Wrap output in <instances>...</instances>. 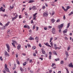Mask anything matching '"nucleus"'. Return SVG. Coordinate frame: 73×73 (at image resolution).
Wrapping results in <instances>:
<instances>
[{
	"label": "nucleus",
	"mask_w": 73,
	"mask_h": 73,
	"mask_svg": "<svg viewBox=\"0 0 73 73\" xmlns=\"http://www.w3.org/2000/svg\"><path fill=\"white\" fill-rule=\"evenodd\" d=\"M63 27H64V23H62V24H61L60 25H59L58 26V29H62V28Z\"/></svg>",
	"instance_id": "f257e3e1"
},
{
	"label": "nucleus",
	"mask_w": 73,
	"mask_h": 73,
	"mask_svg": "<svg viewBox=\"0 0 73 73\" xmlns=\"http://www.w3.org/2000/svg\"><path fill=\"white\" fill-rule=\"evenodd\" d=\"M9 23H10L9 22L5 24V26H3V28H2V29H5V27H6V26H8V25H9Z\"/></svg>",
	"instance_id": "f03ea898"
},
{
	"label": "nucleus",
	"mask_w": 73,
	"mask_h": 73,
	"mask_svg": "<svg viewBox=\"0 0 73 73\" xmlns=\"http://www.w3.org/2000/svg\"><path fill=\"white\" fill-rule=\"evenodd\" d=\"M48 16V14L44 12L43 14V17H47Z\"/></svg>",
	"instance_id": "7ed1b4c3"
},
{
	"label": "nucleus",
	"mask_w": 73,
	"mask_h": 73,
	"mask_svg": "<svg viewBox=\"0 0 73 73\" xmlns=\"http://www.w3.org/2000/svg\"><path fill=\"white\" fill-rule=\"evenodd\" d=\"M52 33L54 35L56 34V31H55V28H52Z\"/></svg>",
	"instance_id": "20e7f679"
},
{
	"label": "nucleus",
	"mask_w": 73,
	"mask_h": 73,
	"mask_svg": "<svg viewBox=\"0 0 73 73\" xmlns=\"http://www.w3.org/2000/svg\"><path fill=\"white\" fill-rule=\"evenodd\" d=\"M57 46V45L56 44H54V47H52V48L53 49H57V47H56Z\"/></svg>",
	"instance_id": "39448f33"
},
{
	"label": "nucleus",
	"mask_w": 73,
	"mask_h": 73,
	"mask_svg": "<svg viewBox=\"0 0 73 73\" xmlns=\"http://www.w3.org/2000/svg\"><path fill=\"white\" fill-rule=\"evenodd\" d=\"M6 46L9 50H10V47H9V44H6Z\"/></svg>",
	"instance_id": "423d86ee"
},
{
	"label": "nucleus",
	"mask_w": 73,
	"mask_h": 73,
	"mask_svg": "<svg viewBox=\"0 0 73 73\" xmlns=\"http://www.w3.org/2000/svg\"><path fill=\"white\" fill-rule=\"evenodd\" d=\"M5 56H7L8 57L9 56V54L7 52V51H5Z\"/></svg>",
	"instance_id": "0eeeda50"
},
{
	"label": "nucleus",
	"mask_w": 73,
	"mask_h": 73,
	"mask_svg": "<svg viewBox=\"0 0 73 73\" xmlns=\"http://www.w3.org/2000/svg\"><path fill=\"white\" fill-rule=\"evenodd\" d=\"M68 66L70 68H73V65L72 64V62H71L70 64L68 65Z\"/></svg>",
	"instance_id": "6e6552de"
},
{
	"label": "nucleus",
	"mask_w": 73,
	"mask_h": 73,
	"mask_svg": "<svg viewBox=\"0 0 73 73\" xmlns=\"http://www.w3.org/2000/svg\"><path fill=\"white\" fill-rule=\"evenodd\" d=\"M21 48V45L20 44H19L18 46H17V48L18 50H19Z\"/></svg>",
	"instance_id": "1a4fd4ad"
},
{
	"label": "nucleus",
	"mask_w": 73,
	"mask_h": 73,
	"mask_svg": "<svg viewBox=\"0 0 73 73\" xmlns=\"http://www.w3.org/2000/svg\"><path fill=\"white\" fill-rule=\"evenodd\" d=\"M3 7H1V8H0V9H1V11H3V12H4L5 11L4 10H5V9H4V10H3Z\"/></svg>",
	"instance_id": "9d476101"
},
{
	"label": "nucleus",
	"mask_w": 73,
	"mask_h": 73,
	"mask_svg": "<svg viewBox=\"0 0 73 73\" xmlns=\"http://www.w3.org/2000/svg\"><path fill=\"white\" fill-rule=\"evenodd\" d=\"M42 52L43 54H45L46 53L45 51L44 50L43 48H42Z\"/></svg>",
	"instance_id": "9b49d317"
},
{
	"label": "nucleus",
	"mask_w": 73,
	"mask_h": 73,
	"mask_svg": "<svg viewBox=\"0 0 73 73\" xmlns=\"http://www.w3.org/2000/svg\"><path fill=\"white\" fill-rule=\"evenodd\" d=\"M5 70H6V72H10L9 71V68H5Z\"/></svg>",
	"instance_id": "f8f14e48"
},
{
	"label": "nucleus",
	"mask_w": 73,
	"mask_h": 73,
	"mask_svg": "<svg viewBox=\"0 0 73 73\" xmlns=\"http://www.w3.org/2000/svg\"><path fill=\"white\" fill-rule=\"evenodd\" d=\"M68 31V29H66L64 30L63 31V33H66Z\"/></svg>",
	"instance_id": "ddd939ff"
},
{
	"label": "nucleus",
	"mask_w": 73,
	"mask_h": 73,
	"mask_svg": "<svg viewBox=\"0 0 73 73\" xmlns=\"http://www.w3.org/2000/svg\"><path fill=\"white\" fill-rule=\"evenodd\" d=\"M28 39L29 40H34V38L31 36Z\"/></svg>",
	"instance_id": "4468645a"
},
{
	"label": "nucleus",
	"mask_w": 73,
	"mask_h": 73,
	"mask_svg": "<svg viewBox=\"0 0 73 73\" xmlns=\"http://www.w3.org/2000/svg\"><path fill=\"white\" fill-rule=\"evenodd\" d=\"M34 1H35L33 0H29L28 3H33Z\"/></svg>",
	"instance_id": "2eb2a0df"
},
{
	"label": "nucleus",
	"mask_w": 73,
	"mask_h": 73,
	"mask_svg": "<svg viewBox=\"0 0 73 73\" xmlns=\"http://www.w3.org/2000/svg\"><path fill=\"white\" fill-rule=\"evenodd\" d=\"M12 42H15V44L16 45H17V41L15 40H12Z\"/></svg>",
	"instance_id": "dca6fc26"
},
{
	"label": "nucleus",
	"mask_w": 73,
	"mask_h": 73,
	"mask_svg": "<svg viewBox=\"0 0 73 73\" xmlns=\"http://www.w3.org/2000/svg\"><path fill=\"white\" fill-rule=\"evenodd\" d=\"M36 7L35 6H33V7L32 8V9H33V10H35L36 9Z\"/></svg>",
	"instance_id": "f3484780"
},
{
	"label": "nucleus",
	"mask_w": 73,
	"mask_h": 73,
	"mask_svg": "<svg viewBox=\"0 0 73 73\" xmlns=\"http://www.w3.org/2000/svg\"><path fill=\"white\" fill-rule=\"evenodd\" d=\"M10 32H11V30L9 29L7 31V33L8 34H9Z\"/></svg>",
	"instance_id": "a211bd4d"
},
{
	"label": "nucleus",
	"mask_w": 73,
	"mask_h": 73,
	"mask_svg": "<svg viewBox=\"0 0 73 73\" xmlns=\"http://www.w3.org/2000/svg\"><path fill=\"white\" fill-rule=\"evenodd\" d=\"M51 21H52V23H53L55 21V20L54 19H52L51 20Z\"/></svg>",
	"instance_id": "6ab92c4d"
},
{
	"label": "nucleus",
	"mask_w": 73,
	"mask_h": 73,
	"mask_svg": "<svg viewBox=\"0 0 73 73\" xmlns=\"http://www.w3.org/2000/svg\"><path fill=\"white\" fill-rule=\"evenodd\" d=\"M65 69H66V70L67 73H69V72L68 70V69L66 68H65Z\"/></svg>",
	"instance_id": "aec40b11"
},
{
	"label": "nucleus",
	"mask_w": 73,
	"mask_h": 73,
	"mask_svg": "<svg viewBox=\"0 0 73 73\" xmlns=\"http://www.w3.org/2000/svg\"><path fill=\"white\" fill-rule=\"evenodd\" d=\"M53 54H54L55 55H57V53H56V51H54L53 52Z\"/></svg>",
	"instance_id": "412c9836"
},
{
	"label": "nucleus",
	"mask_w": 73,
	"mask_h": 73,
	"mask_svg": "<svg viewBox=\"0 0 73 73\" xmlns=\"http://www.w3.org/2000/svg\"><path fill=\"white\" fill-rule=\"evenodd\" d=\"M55 61H59L60 60V58H57V59H55Z\"/></svg>",
	"instance_id": "4be33fe9"
},
{
	"label": "nucleus",
	"mask_w": 73,
	"mask_h": 73,
	"mask_svg": "<svg viewBox=\"0 0 73 73\" xmlns=\"http://www.w3.org/2000/svg\"><path fill=\"white\" fill-rule=\"evenodd\" d=\"M37 14V13H36L35 14H33V16H35V17H36V15Z\"/></svg>",
	"instance_id": "5701e85b"
},
{
	"label": "nucleus",
	"mask_w": 73,
	"mask_h": 73,
	"mask_svg": "<svg viewBox=\"0 0 73 73\" xmlns=\"http://www.w3.org/2000/svg\"><path fill=\"white\" fill-rule=\"evenodd\" d=\"M70 23H69L67 25V28H69V26H70Z\"/></svg>",
	"instance_id": "b1692460"
},
{
	"label": "nucleus",
	"mask_w": 73,
	"mask_h": 73,
	"mask_svg": "<svg viewBox=\"0 0 73 73\" xmlns=\"http://www.w3.org/2000/svg\"><path fill=\"white\" fill-rule=\"evenodd\" d=\"M52 57V55H50L49 56V60H51V57Z\"/></svg>",
	"instance_id": "393cba45"
},
{
	"label": "nucleus",
	"mask_w": 73,
	"mask_h": 73,
	"mask_svg": "<svg viewBox=\"0 0 73 73\" xmlns=\"http://www.w3.org/2000/svg\"><path fill=\"white\" fill-rule=\"evenodd\" d=\"M17 64L18 65H20V62H19V61L18 60H17Z\"/></svg>",
	"instance_id": "a878e982"
},
{
	"label": "nucleus",
	"mask_w": 73,
	"mask_h": 73,
	"mask_svg": "<svg viewBox=\"0 0 73 73\" xmlns=\"http://www.w3.org/2000/svg\"><path fill=\"white\" fill-rule=\"evenodd\" d=\"M54 65H56V64H55V63H53L52 64L51 66H52V67H53Z\"/></svg>",
	"instance_id": "bb28decb"
},
{
	"label": "nucleus",
	"mask_w": 73,
	"mask_h": 73,
	"mask_svg": "<svg viewBox=\"0 0 73 73\" xmlns=\"http://www.w3.org/2000/svg\"><path fill=\"white\" fill-rule=\"evenodd\" d=\"M14 67H13V70H15V69L16 68V64H14Z\"/></svg>",
	"instance_id": "cd10ccee"
},
{
	"label": "nucleus",
	"mask_w": 73,
	"mask_h": 73,
	"mask_svg": "<svg viewBox=\"0 0 73 73\" xmlns=\"http://www.w3.org/2000/svg\"><path fill=\"white\" fill-rule=\"evenodd\" d=\"M20 69L21 71L22 72H23V71H24V70H23V68H20Z\"/></svg>",
	"instance_id": "c85d7f7f"
},
{
	"label": "nucleus",
	"mask_w": 73,
	"mask_h": 73,
	"mask_svg": "<svg viewBox=\"0 0 73 73\" xmlns=\"http://www.w3.org/2000/svg\"><path fill=\"white\" fill-rule=\"evenodd\" d=\"M15 19H16L15 18V17L13 18L12 19V21H14V20H15Z\"/></svg>",
	"instance_id": "c756f323"
},
{
	"label": "nucleus",
	"mask_w": 73,
	"mask_h": 73,
	"mask_svg": "<svg viewBox=\"0 0 73 73\" xmlns=\"http://www.w3.org/2000/svg\"><path fill=\"white\" fill-rule=\"evenodd\" d=\"M5 69H6V68H7V64H5Z\"/></svg>",
	"instance_id": "7c9ffc66"
},
{
	"label": "nucleus",
	"mask_w": 73,
	"mask_h": 73,
	"mask_svg": "<svg viewBox=\"0 0 73 73\" xmlns=\"http://www.w3.org/2000/svg\"><path fill=\"white\" fill-rule=\"evenodd\" d=\"M59 32L61 33V29H59Z\"/></svg>",
	"instance_id": "2f4dec72"
},
{
	"label": "nucleus",
	"mask_w": 73,
	"mask_h": 73,
	"mask_svg": "<svg viewBox=\"0 0 73 73\" xmlns=\"http://www.w3.org/2000/svg\"><path fill=\"white\" fill-rule=\"evenodd\" d=\"M65 54L67 56H69V54H68V52H66L65 53Z\"/></svg>",
	"instance_id": "473e14b6"
},
{
	"label": "nucleus",
	"mask_w": 73,
	"mask_h": 73,
	"mask_svg": "<svg viewBox=\"0 0 73 73\" xmlns=\"http://www.w3.org/2000/svg\"><path fill=\"white\" fill-rule=\"evenodd\" d=\"M45 44L46 45V46H49V45L48 44V43H46V44Z\"/></svg>",
	"instance_id": "72a5a7b5"
},
{
	"label": "nucleus",
	"mask_w": 73,
	"mask_h": 73,
	"mask_svg": "<svg viewBox=\"0 0 73 73\" xmlns=\"http://www.w3.org/2000/svg\"><path fill=\"white\" fill-rule=\"evenodd\" d=\"M35 39L36 40H38V38L37 37H36L35 38Z\"/></svg>",
	"instance_id": "f704fd0d"
},
{
	"label": "nucleus",
	"mask_w": 73,
	"mask_h": 73,
	"mask_svg": "<svg viewBox=\"0 0 73 73\" xmlns=\"http://www.w3.org/2000/svg\"><path fill=\"white\" fill-rule=\"evenodd\" d=\"M27 46L29 48H30L31 46L29 44H27Z\"/></svg>",
	"instance_id": "c9c22d12"
},
{
	"label": "nucleus",
	"mask_w": 73,
	"mask_h": 73,
	"mask_svg": "<svg viewBox=\"0 0 73 73\" xmlns=\"http://www.w3.org/2000/svg\"><path fill=\"white\" fill-rule=\"evenodd\" d=\"M61 64H64V61L63 60H62L60 62Z\"/></svg>",
	"instance_id": "e433bc0d"
},
{
	"label": "nucleus",
	"mask_w": 73,
	"mask_h": 73,
	"mask_svg": "<svg viewBox=\"0 0 73 73\" xmlns=\"http://www.w3.org/2000/svg\"><path fill=\"white\" fill-rule=\"evenodd\" d=\"M14 7V6H12H12H10V8H11V9H13V8Z\"/></svg>",
	"instance_id": "4c0bfd02"
},
{
	"label": "nucleus",
	"mask_w": 73,
	"mask_h": 73,
	"mask_svg": "<svg viewBox=\"0 0 73 73\" xmlns=\"http://www.w3.org/2000/svg\"><path fill=\"white\" fill-rule=\"evenodd\" d=\"M32 49L33 50L35 49H36V47H35V46H33Z\"/></svg>",
	"instance_id": "58836bf2"
},
{
	"label": "nucleus",
	"mask_w": 73,
	"mask_h": 73,
	"mask_svg": "<svg viewBox=\"0 0 73 73\" xmlns=\"http://www.w3.org/2000/svg\"><path fill=\"white\" fill-rule=\"evenodd\" d=\"M70 49V47L68 46V49H67L68 51H69V50Z\"/></svg>",
	"instance_id": "ea45409f"
},
{
	"label": "nucleus",
	"mask_w": 73,
	"mask_h": 73,
	"mask_svg": "<svg viewBox=\"0 0 73 73\" xmlns=\"http://www.w3.org/2000/svg\"><path fill=\"white\" fill-rule=\"evenodd\" d=\"M24 28H27V25H25L24 26Z\"/></svg>",
	"instance_id": "a19ab883"
},
{
	"label": "nucleus",
	"mask_w": 73,
	"mask_h": 73,
	"mask_svg": "<svg viewBox=\"0 0 73 73\" xmlns=\"http://www.w3.org/2000/svg\"><path fill=\"white\" fill-rule=\"evenodd\" d=\"M0 59H1V61H2L3 60V58H2V56H1L0 57Z\"/></svg>",
	"instance_id": "79ce46f5"
},
{
	"label": "nucleus",
	"mask_w": 73,
	"mask_h": 73,
	"mask_svg": "<svg viewBox=\"0 0 73 73\" xmlns=\"http://www.w3.org/2000/svg\"><path fill=\"white\" fill-rule=\"evenodd\" d=\"M17 17H18V15H17H17H16L15 17H15V18H16H16H17Z\"/></svg>",
	"instance_id": "37998d69"
},
{
	"label": "nucleus",
	"mask_w": 73,
	"mask_h": 73,
	"mask_svg": "<svg viewBox=\"0 0 73 73\" xmlns=\"http://www.w3.org/2000/svg\"><path fill=\"white\" fill-rule=\"evenodd\" d=\"M33 29H35V25H34L33 26Z\"/></svg>",
	"instance_id": "c03bdc74"
},
{
	"label": "nucleus",
	"mask_w": 73,
	"mask_h": 73,
	"mask_svg": "<svg viewBox=\"0 0 73 73\" xmlns=\"http://www.w3.org/2000/svg\"><path fill=\"white\" fill-rule=\"evenodd\" d=\"M49 72L50 73H51L52 72V70H49Z\"/></svg>",
	"instance_id": "a18cd8bd"
},
{
	"label": "nucleus",
	"mask_w": 73,
	"mask_h": 73,
	"mask_svg": "<svg viewBox=\"0 0 73 73\" xmlns=\"http://www.w3.org/2000/svg\"><path fill=\"white\" fill-rule=\"evenodd\" d=\"M36 31H38V27H36Z\"/></svg>",
	"instance_id": "49530a36"
},
{
	"label": "nucleus",
	"mask_w": 73,
	"mask_h": 73,
	"mask_svg": "<svg viewBox=\"0 0 73 73\" xmlns=\"http://www.w3.org/2000/svg\"><path fill=\"white\" fill-rule=\"evenodd\" d=\"M54 13H55V12H54L51 14V15H52V16H53V15H54Z\"/></svg>",
	"instance_id": "de8ad7c7"
},
{
	"label": "nucleus",
	"mask_w": 73,
	"mask_h": 73,
	"mask_svg": "<svg viewBox=\"0 0 73 73\" xmlns=\"http://www.w3.org/2000/svg\"><path fill=\"white\" fill-rule=\"evenodd\" d=\"M39 46H40V47H42V46H41V44L40 43L39 44Z\"/></svg>",
	"instance_id": "09e8293b"
},
{
	"label": "nucleus",
	"mask_w": 73,
	"mask_h": 73,
	"mask_svg": "<svg viewBox=\"0 0 73 73\" xmlns=\"http://www.w3.org/2000/svg\"><path fill=\"white\" fill-rule=\"evenodd\" d=\"M64 38H65V39H66V40H68V38H67L66 36H65Z\"/></svg>",
	"instance_id": "8fccbe9b"
},
{
	"label": "nucleus",
	"mask_w": 73,
	"mask_h": 73,
	"mask_svg": "<svg viewBox=\"0 0 73 73\" xmlns=\"http://www.w3.org/2000/svg\"><path fill=\"white\" fill-rule=\"evenodd\" d=\"M67 9L68 10L69 9V8H70V7H69V6H67Z\"/></svg>",
	"instance_id": "3c124183"
},
{
	"label": "nucleus",
	"mask_w": 73,
	"mask_h": 73,
	"mask_svg": "<svg viewBox=\"0 0 73 73\" xmlns=\"http://www.w3.org/2000/svg\"><path fill=\"white\" fill-rule=\"evenodd\" d=\"M50 45H51L52 46H53V43L52 42H51L50 43Z\"/></svg>",
	"instance_id": "603ef678"
},
{
	"label": "nucleus",
	"mask_w": 73,
	"mask_h": 73,
	"mask_svg": "<svg viewBox=\"0 0 73 73\" xmlns=\"http://www.w3.org/2000/svg\"><path fill=\"white\" fill-rule=\"evenodd\" d=\"M31 24H33V20H31Z\"/></svg>",
	"instance_id": "864d4df0"
},
{
	"label": "nucleus",
	"mask_w": 73,
	"mask_h": 73,
	"mask_svg": "<svg viewBox=\"0 0 73 73\" xmlns=\"http://www.w3.org/2000/svg\"><path fill=\"white\" fill-rule=\"evenodd\" d=\"M68 10L67 9H65L64 10V11H65V12H66V11H68Z\"/></svg>",
	"instance_id": "5fc2aeb1"
},
{
	"label": "nucleus",
	"mask_w": 73,
	"mask_h": 73,
	"mask_svg": "<svg viewBox=\"0 0 73 73\" xmlns=\"http://www.w3.org/2000/svg\"><path fill=\"white\" fill-rule=\"evenodd\" d=\"M60 19L56 21V22H57V23H58V22H60Z\"/></svg>",
	"instance_id": "6e6d98bb"
},
{
	"label": "nucleus",
	"mask_w": 73,
	"mask_h": 73,
	"mask_svg": "<svg viewBox=\"0 0 73 73\" xmlns=\"http://www.w3.org/2000/svg\"><path fill=\"white\" fill-rule=\"evenodd\" d=\"M39 59H40L42 60H43V58H39Z\"/></svg>",
	"instance_id": "4d7b16f0"
},
{
	"label": "nucleus",
	"mask_w": 73,
	"mask_h": 73,
	"mask_svg": "<svg viewBox=\"0 0 73 73\" xmlns=\"http://www.w3.org/2000/svg\"><path fill=\"white\" fill-rule=\"evenodd\" d=\"M32 62V59H31L30 60V62L31 63V62Z\"/></svg>",
	"instance_id": "13d9d810"
},
{
	"label": "nucleus",
	"mask_w": 73,
	"mask_h": 73,
	"mask_svg": "<svg viewBox=\"0 0 73 73\" xmlns=\"http://www.w3.org/2000/svg\"><path fill=\"white\" fill-rule=\"evenodd\" d=\"M19 19H21V15H20L19 16Z\"/></svg>",
	"instance_id": "bf43d9fd"
},
{
	"label": "nucleus",
	"mask_w": 73,
	"mask_h": 73,
	"mask_svg": "<svg viewBox=\"0 0 73 73\" xmlns=\"http://www.w3.org/2000/svg\"><path fill=\"white\" fill-rule=\"evenodd\" d=\"M49 54H52V53L51 52H49Z\"/></svg>",
	"instance_id": "052dcab7"
},
{
	"label": "nucleus",
	"mask_w": 73,
	"mask_h": 73,
	"mask_svg": "<svg viewBox=\"0 0 73 73\" xmlns=\"http://www.w3.org/2000/svg\"><path fill=\"white\" fill-rule=\"evenodd\" d=\"M3 72L4 73H6V71H5V70H3Z\"/></svg>",
	"instance_id": "680f3d73"
},
{
	"label": "nucleus",
	"mask_w": 73,
	"mask_h": 73,
	"mask_svg": "<svg viewBox=\"0 0 73 73\" xmlns=\"http://www.w3.org/2000/svg\"><path fill=\"white\" fill-rule=\"evenodd\" d=\"M29 32L30 33H32V30H29Z\"/></svg>",
	"instance_id": "e2e57ef3"
},
{
	"label": "nucleus",
	"mask_w": 73,
	"mask_h": 73,
	"mask_svg": "<svg viewBox=\"0 0 73 73\" xmlns=\"http://www.w3.org/2000/svg\"><path fill=\"white\" fill-rule=\"evenodd\" d=\"M22 54L23 56H25V55H26V54H25V53H22Z\"/></svg>",
	"instance_id": "0e129e2a"
},
{
	"label": "nucleus",
	"mask_w": 73,
	"mask_h": 73,
	"mask_svg": "<svg viewBox=\"0 0 73 73\" xmlns=\"http://www.w3.org/2000/svg\"><path fill=\"white\" fill-rule=\"evenodd\" d=\"M62 9H63L64 10L65 9V8H64V7L63 6H62Z\"/></svg>",
	"instance_id": "69168bd1"
},
{
	"label": "nucleus",
	"mask_w": 73,
	"mask_h": 73,
	"mask_svg": "<svg viewBox=\"0 0 73 73\" xmlns=\"http://www.w3.org/2000/svg\"><path fill=\"white\" fill-rule=\"evenodd\" d=\"M63 19L64 20L65 19V15H64L63 16Z\"/></svg>",
	"instance_id": "338daca9"
},
{
	"label": "nucleus",
	"mask_w": 73,
	"mask_h": 73,
	"mask_svg": "<svg viewBox=\"0 0 73 73\" xmlns=\"http://www.w3.org/2000/svg\"><path fill=\"white\" fill-rule=\"evenodd\" d=\"M3 6L4 7V8H5V5H3Z\"/></svg>",
	"instance_id": "774afa93"
}]
</instances>
